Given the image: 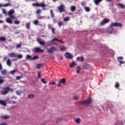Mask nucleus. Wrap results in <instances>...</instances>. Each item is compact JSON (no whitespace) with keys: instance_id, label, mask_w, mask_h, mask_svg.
<instances>
[{"instance_id":"1","label":"nucleus","mask_w":125,"mask_h":125,"mask_svg":"<svg viewBox=\"0 0 125 125\" xmlns=\"http://www.w3.org/2000/svg\"><path fill=\"white\" fill-rule=\"evenodd\" d=\"M92 103V101L91 100V98L89 97L87 100L82 102V104L85 105V106H88L89 104H91Z\"/></svg>"},{"instance_id":"2","label":"nucleus","mask_w":125,"mask_h":125,"mask_svg":"<svg viewBox=\"0 0 125 125\" xmlns=\"http://www.w3.org/2000/svg\"><path fill=\"white\" fill-rule=\"evenodd\" d=\"M55 41H57V38H55L53 39L51 41L48 42H47V45L48 46L51 45V44H55L56 45H58V44H57L56 42H55Z\"/></svg>"},{"instance_id":"3","label":"nucleus","mask_w":125,"mask_h":125,"mask_svg":"<svg viewBox=\"0 0 125 125\" xmlns=\"http://www.w3.org/2000/svg\"><path fill=\"white\" fill-rule=\"evenodd\" d=\"M56 51H57V49L54 46H52L50 48L47 49V52L49 53H52V52H56Z\"/></svg>"},{"instance_id":"4","label":"nucleus","mask_w":125,"mask_h":125,"mask_svg":"<svg viewBox=\"0 0 125 125\" xmlns=\"http://www.w3.org/2000/svg\"><path fill=\"white\" fill-rule=\"evenodd\" d=\"M58 9H59L60 12L62 13L65 11V5L61 4L60 6L58 7Z\"/></svg>"},{"instance_id":"5","label":"nucleus","mask_w":125,"mask_h":125,"mask_svg":"<svg viewBox=\"0 0 125 125\" xmlns=\"http://www.w3.org/2000/svg\"><path fill=\"white\" fill-rule=\"evenodd\" d=\"M111 27H123V24L118 22H112Z\"/></svg>"},{"instance_id":"6","label":"nucleus","mask_w":125,"mask_h":125,"mask_svg":"<svg viewBox=\"0 0 125 125\" xmlns=\"http://www.w3.org/2000/svg\"><path fill=\"white\" fill-rule=\"evenodd\" d=\"M9 90H10V88L8 87L5 88L4 90L2 91L1 93L2 94V95H5V94H7L8 92H9Z\"/></svg>"},{"instance_id":"7","label":"nucleus","mask_w":125,"mask_h":125,"mask_svg":"<svg viewBox=\"0 0 125 125\" xmlns=\"http://www.w3.org/2000/svg\"><path fill=\"white\" fill-rule=\"evenodd\" d=\"M110 22V20L108 19H105L100 23L101 26H103V25H105V24H107V23H109Z\"/></svg>"},{"instance_id":"8","label":"nucleus","mask_w":125,"mask_h":125,"mask_svg":"<svg viewBox=\"0 0 125 125\" xmlns=\"http://www.w3.org/2000/svg\"><path fill=\"white\" fill-rule=\"evenodd\" d=\"M65 58L67 59H73V55L69 52H66L65 54Z\"/></svg>"},{"instance_id":"9","label":"nucleus","mask_w":125,"mask_h":125,"mask_svg":"<svg viewBox=\"0 0 125 125\" xmlns=\"http://www.w3.org/2000/svg\"><path fill=\"white\" fill-rule=\"evenodd\" d=\"M34 50L35 52H43V51H44V50H42L41 48L39 47L35 48Z\"/></svg>"},{"instance_id":"10","label":"nucleus","mask_w":125,"mask_h":125,"mask_svg":"<svg viewBox=\"0 0 125 125\" xmlns=\"http://www.w3.org/2000/svg\"><path fill=\"white\" fill-rule=\"evenodd\" d=\"M8 56H9V57H11V58H13L14 57H16L17 56V55L15 54V53H11L10 54H8Z\"/></svg>"},{"instance_id":"11","label":"nucleus","mask_w":125,"mask_h":125,"mask_svg":"<svg viewBox=\"0 0 125 125\" xmlns=\"http://www.w3.org/2000/svg\"><path fill=\"white\" fill-rule=\"evenodd\" d=\"M6 22L9 24H12V23H13V21H11V19H10V18H7L6 19Z\"/></svg>"},{"instance_id":"12","label":"nucleus","mask_w":125,"mask_h":125,"mask_svg":"<svg viewBox=\"0 0 125 125\" xmlns=\"http://www.w3.org/2000/svg\"><path fill=\"white\" fill-rule=\"evenodd\" d=\"M15 13V11L13 9H11L8 12V14L9 16H10L11 15H13Z\"/></svg>"},{"instance_id":"13","label":"nucleus","mask_w":125,"mask_h":125,"mask_svg":"<svg viewBox=\"0 0 125 125\" xmlns=\"http://www.w3.org/2000/svg\"><path fill=\"white\" fill-rule=\"evenodd\" d=\"M59 83H63V84H65V83H66V79L62 78L60 82H59Z\"/></svg>"},{"instance_id":"14","label":"nucleus","mask_w":125,"mask_h":125,"mask_svg":"<svg viewBox=\"0 0 125 125\" xmlns=\"http://www.w3.org/2000/svg\"><path fill=\"white\" fill-rule=\"evenodd\" d=\"M74 121L78 125H80V124H81V122H82V120L80 118H76Z\"/></svg>"},{"instance_id":"15","label":"nucleus","mask_w":125,"mask_h":125,"mask_svg":"<svg viewBox=\"0 0 125 125\" xmlns=\"http://www.w3.org/2000/svg\"><path fill=\"white\" fill-rule=\"evenodd\" d=\"M77 60H78L79 61H81V62H83L84 59L83 57H78L77 58Z\"/></svg>"},{"instance_id":"16","label":"nucleus","mask_w":125,"mask_h":125,"mask_svg":"<svg viewBox=\"0 0 125 125\" xmlns=\"http://www.w3.org/2000/svg\"><path fill=\"white\" fill-rule=\"evenodd\" d=\"M0 104L3 106H6V102L3 100H0Z\"/></svg>"},{"instance_id":"17","label":"nucleus","mask_w":125,"mask_h":125,"mask_svg":"<svg viewBox=\"0 0 125 125\" xmlns=\"http://www.w3.org/2000/svg\"><path fill=\"white\" fill-rule=\"evenodd\" d=\"M6 73H7V71L6 69H3L1 71V74L4 76V75H6Z\"/></svg>"},{"instance_id":"18","label":"nucleus","mask_w":125,"mask_h":125,"mask_svg":"<svg viewBox=\"0 0 125 125\" xmlns=\"http://www.w3.org/2000/svg\"><path fill=\"white\" fill-rule=\"evenodd\" d=\"M6 64L8 66H9V67H10V66H11V60L10 59H8L7 61V62Z\"/></svg>"},{"instance_id":"19","label":"nucleus","mask_w":125,"mask_h":125,"mask_svg":"<svg viewBox=\"0 0 125 125\" xmlns=\"http://www.w3.org/2000/svg\"><path fill=\"white\" fill-rule=\"evenodd\" d=\"M103 0H94V2L96 5H98Z\"/></svg>"},{"instance_id":"20","label":"nucleus","mask_w":125,"mask_h":125,"mask_svg":"<svg viewBox=\"0 0 125 125\" xmlns=\"http://www.w3.org/2000/svg\"><path fill=\"white\" fill-rule=\"evenodd\" d=\"M107 32L109 33V34H115V30H114L113 29L108 30Z\"/></svg>"},{"instance_id":"21","label":"nucleus","mask_w":125,"mask_h":125,"mask_svg":"<svg viewBox=\"0 0 125 125\" xmlns=\"http://www.w3.org/2000/svg\"><path fill=\"white\" fill-rule=\"evenodd\" d=\"M37 42H38L40 43L41 45H44V44H45V42L40 41L39 39H37Z\"/></svg>"},{"instance_id":"22","label":"nucleus","mask_w":125,"mask_h":125,"mask_svg":"<svg viewBox=\"0 0 125 125\" xmlns=\"http://www.w3.org/2000/svg\"><path fill=\"white\" fill-rule=\"evenodd\" d=\"M9 118H10V117L8 115H4L2 116V119H3V120H8Z\"/></svg>"},{"instance_id":"23","label":"nucleus","mask_w":125,"mask_h":125,"mask_svg":"<svg viewBox=\"0 0 125 125\" xmlns=\"http://www.w3.org/2000/svg\"><path fill=\"white\" fill-rule=\"evenodd\" d=\"M43 63H40V64H38L37 65V69H41V68H43Z\"/></svg>"},{"instance_id":"24","label":"nucleus","mask_w":125,"mask_h":125,"mask_svg":"<svg viewBox=\"0 0 125 125\" xmlns=\"http://www.w3.org/2000/svg\"><path fill=\"white\" fill-rule=\"evenodd\" d=\"M22 92H23L21 90H20V91L17 90V91H16V93L17 95L20 96V95H21V94H22Z\"/></svg>"},{"instance_id":"25","label":"nucleus","mask_w":125,"mask_h":125,"mask_svg":"<svg viewBox=\"0 0 125 125\" xmlns=\"http://www.w3.org/2000/svg\"><path fill=\"white\" fill-rule=\"evenodd\" d=\"M76 66V63H75V62H72L71 63H70L69 67L70 68H73V67H75Z\"/></svg>"},{"instance_id":"26","label":"nucleus","mask_w":125,"mask_h":125,"mask_svg":"<svg viewBox=\"0 0 125 125\" xmlns=\"http://www.w3.org/2000/svg\"><path fill=\"white\" fill-rule=\"evenodd\" d=\"M34 97H35V96L34 95V94H30L28 95L29 99H34Z\"/></svg>"},{"instance_id":"27","label":"nucleus","mask_w":125,"mask_h":125,"mask_svg":"<svg viewBox=\"0 0 125 125\" xmlns=\"http://www.w3.org/2000/svg\"><path fill=\"white\" fill-rule=\"evenodd\" d=\"M10 73L11 74V75H14L15 73H17V70L16 69H14L11 71Z\"/></svg>"},{"instance_id":"28","label":"nucleus","mask_w":125,"mask_h":125,"mask_svg":"<svg viewBox=\"0 0 125 125\" xmlns=\"http://www.w3.org/2000/svg\"><path fill=\"white\" fill-rule=\"evenodd\" d=\"M71 10L72 11V12H74V11H75L76 10V6H73L71 7Z\"/></svg>"},{"instance_id":"29","label":"nucleus","mask_w":125,"mask_h":125,"mask_svg":"<svg viewBox=\"0 0 125 125\" xmlns=\"http://www.w3.org/2000/svg\"><path fill=\"white\" fill-rule=\"evenodd\" d=\"M39 6H41V7H45L46 5L44 3H42L39 4Z\"/></svg>"},{"instance_id":"30","label":"nucleus","mask_w":125,"mask_h":125,"mask_svg":"<svg viewBox=\"0 0 125 125\" xmlns=\"http://www.w3.org/2000/svg\"><path fill=\"white\" fill-rule=\"evenodd\" d=\"M65 49H66V47L64 46H61L60 47V50H61V51H63V50H65Z\"/></svg>"},{"instance_id":"31","label":"nucleus","mask_w":125,"mask_h":125,"mask_svg":"<svg viewBox=\"0 0 125 125\" xmlns=\"http://www.w3.org/2000/svg\"><path fill=\"white\" fill-rule=\"evenodd\" d=\"M55 28H54V27H52L51 28V31H52V34H53L54 35H55L56 32H55Z\"/></svg>"},{"instance_id":"32","label":"nucleus","mask_w":125,"mask_h":125,"mask_svg":"<svg viewBox=\"0 0 125 125\" xmlns=\"http://www.w3.org/2000/svg\"><path fill=\"white\" fill-rule=\"evenodd\" d=\"M0 41H2V42H4L5 41H6V39H5V37H0Z\"/></svg>"},{"instance_id":"33","label":"nucleus","mask_w":125,"mask_h":125,"mask_svg":"<svg viewBox=\"0 0 125 125\" xmlns=\"http://www.w3.org/2000/svg\"><path fill=\"white\" fill-rule=\"evenodd\" d=\"M9 17L11 18V19H17L16 17H15V16H14L13 15L9 16Z\"/></svg>"},{"instance_id":"34","label":"nucleus","mask_w":125,"mask_h":125,"mask_svg":"<svg viewBox=\"0 0 125 125\" xmlns=\"http://www.w3.org/2000/svg\"><path fill=\"white\" fill-rule=\"evenodd\" d=\"M64 21L66 22V21H70V17H66L64 19Z\"/></svg>"},{"instance_id":"35","label":"nucleus","mask_w":125,"mask_h":125,"mask_svg":"<svg viewBox=\"0 0 125 125\" xmlns=\"http://www.w3.org/2000/svg\"><path fill=\"white\" fill-rule=\"evenodd\" d=\"M14 24H15L16 25H19V24H20V21H14Z\"/></svg>"},{"instance_id":"36","label":"nucleus","mask_w":125,"mask_h":125,"mask_svg":"<svg viewBox=\"0 0 125 125\" xmlns=\"http://www.w3.org/2000/svg\"><path fill=\"white\" fill-rule=\"evenodd\" d=\"M85 10L87 12H89V11H90V8L88 7H85Z\"/></svg>"},{"instance_id":"37","label":"nucleus","mask_w":125,"mask_h":125,"mask_svg":"<svg viewBox=\"0 0 125 125\" xmlns=\"http://www.w3.org/2000/svg\"><path fill=\"white\" fill-rule=\"evenodd\" d=\"M37 59H39V56H35L31 59V60H36Z\"/></svg>"},{"instance_id":"38","label":"nucleus","mask_w":125,"mask_h":125,"mask_svg":"<svg viewBox=\"0 0 125 125\" xmlns=\"http://www.w3.org/2000/svg\"><path fill=\"white\" fill-rule=\"evenodd\" d=\"M118 5L120 6L121 8H125V4H122V3H119Z\"/></svg>"},{"instance_id":"39","label":"nucleus","mask_w":125,"mask_h":125,"mask_svg":"<svg viewBox=\"0 0 125 125\" xmlns=\"http://www.w3.org/2000/svg\"><path fill=\"white\" fill-rule=\"evenodd\" d=\"M41 82H42V83L44 84H45L46 83H47V82L45 81L44 79H41Z\"/></svg>"},{"instance_id":"40","label":"nucleus","mask_w":125,"mask_h":125,"mask_svg":"<svg viewBox=\"0 0 125 125\" xmlns=\"http://www.w3.org/2000/svg\"><path fill=\"white\" fill-rule=\"evenodd\" d=\"M17 58H18V59H22V58H23V55L21 54L18 55L17 56Z\"/></svg>"},{"instance_id":"41","label":"nucleus","mask_w":125,"mask_h":125,"mask_svg":"<svg viewBox=\"0 0 125 125\" xmlns=\"http://www.w3.org/2000/svg\"><path fill=\"white\" fill-rule=\"evenodd\" d=\"M50 13H51V17H52V18L54 17V13H53V10H50Z\"/></svg>"},{"instance_id":"42","label":"nucleus","mask_w":125,"mask_h":125,"mask_svg":"<svg viewBox=\"0 0 125 125\" xmlns=\"http://www.w3.org/2000/svg\"><path fill=\"white\" fill-rule=\"evenodd\" d=\"M7 6H11V4L9 3L4 4V7H7Z\"/></svg>"},{"instance_id":"43","label":"nucleus","mask_w":125,"mask_h":125,"mask_svg":"<svg viewBox=\"0 0 125 125\" xmlns=\"http://www.w3.org/2000/svg\"><path fill=\"white\" fill-rule=\"evenodd\" d=\"M33 6H40V3H35L32 4Z\"/></svg>"},{"instance_id":"44","label":"nucleus","mask_w":125,"mask_h":125,"mask_svg":"<svg viewBox=\"0 0 125 125\" xmlns=\"http://www.w3.org/2000/svg\"><path fill=\"white\" fill-rule=\"evenodd\" d=\"M26 27L27 29H30V22L26 23Z\"/></svg>"},{"instance_id":"45","label":"nucleus","mask_w":125,"mask_h":125,"mask_svg":"<svg viewBox=\"0 0 125 125\" xmlns=\"http://www.w3.org/2000/svg\"><path fill=\"white\" fill-rule=\"evenodd\" d=\"M2 13L3 14L6 15V13H7V12H6V11L5 9H2Z\"/></svg>"},{"instance_id":"46","label":"nucleus","mask_w":125,"mask_h":125,"mask_svg":"<svg viewBox=\"0 0 125 125\" xmlns=\"http://www.w3.org/2000/svg\"><path fill=\"white\" fill-rule=\"evenodd\" d=\"M77 68H78V70H77V74H79L80 73V70H81L82 68L80 66H77Z\"/></svg>"},{"instance_id":"47","label":"nucleus","mask_w":125,"mask_h":125,"mask_svg":"<svg viewBox=\"0 0 125 125\" xmlns=\"http://www.w3.org/2000/svg\"><path fill=\"white\" fill-rule=\"evenodd\" d=\"M26 58H28V59H30V60H32V59H33V58H32V57L29 55H27L26 56Z\"/></svg>"},{"instance_id":"48","label":"nucleus","mask_w":125,"mask_h":125,"mask_svg":"<svg viewBox=\"0 0 125 125\" xmlns=\"http://www.w3.org/2000/svg\"><path fill=\"white\" fill-rule=\"evenodd\" d=\"M59 27H61V26H62V25H63V23L62 22V21H60L58 23Z\"/></svg>"},{"instance_id":"49","label":"nucleus","mask_w":125,"mask_h":125,"mask_svg":"<svg viewBox=\"0 0 125 125\" xmlns=\"http://www.w3.org/2000/svg\"><path fill=\"white\" fill-rule=\"evenodd\" d=\"M41 12H42V10H41V9H38V10L36 11L37 14H40V13H41Z\"/></svg>"},{"instance_id":"50","label":"nucleus","mask_w":125,"mask_h":125,"mask_svg":"<svg viewBox=\"0 0 125 125\" xmlns=\"http://www.w3.org/2000/svg\"><path fill=\"white\" fill-rule=\"evenodd\" d=\"M34 24H35V25H38L39 24V21L38 20H36L34 21Z\"/></svg>"},{"instance_id":"51","label":"nucleus","mask_w":125,"mask_h":125,"mask_svg":"<svg viewBox=\"0 0 125 125\" xmlns=\"http://www.w3.org/2000/svg\"><path fill=\"white\" fill-rule=\"evenodd\" d=\"M55 42H61V43H64V42L62 41H60L57 39V40H55Z\"/></svg>"},{"instance_id":"52","label":"nucleus","mask_w":125,"mask_h":125,"mask_svg":"<svg viewBox=\"0 0 125 125\" xmlns=\"http://www.w3.org/2000/svg\"><path fill=\"white\" fill-rule=\"evenodd\" d=\"M22 45V44L20 43L17 45V48H20L21 47V46Z\"/></svg>"},{"instance_id":"53","label":"nucleus","mask_w":125,"mask_h":125,"mask_svg":"<svg viewBox=\"0 0 125 125\" xmlns=\"http://www.w3.org/2000/svg\"><path fill=\"white\" fill-rule=\"evenodd\" d=\"M45 18H46L45 16H41V17H40L38 19L41 20V19H45Z\"/></svg>"},{"instance_id":"54","label":"nucleus","mask_w":125,"mask_h":125,"mask_svg":"<svg viewBox=\"0 0 125 125\" xmlns=\"http://www.w3.org/2000/svg\"><path fill=\"white\" fill-rule=\"evenodd\" d=\"M119 86H120V84H119L118 83H116L115 84L116 88H118V87H119Z\"/></svg>"},{"instance_id":"55","label":"nucleus","mask_w":125,"mask_h":125,"mask_svg":"<svg viewBox=\"0 0 125 125\" xmlns=\"http://www.w3.org/2000/svg\"><path fill=\"white\" fill-rule=\"evenodd\" d=\"M74 100H78L79 99V97L78 96H75L73 97Z\"/></svg>"},{"instance_id":"56","label":"nucleus","mask_w":125,"mask_h":125,"mask_svg":"<svg viewBox=\"0 0 125 125\" xmlns=\"http://www.w3.org/2000/svg\"><path fill=\"white\" fill-rule=\"evenodd\" d=\"M50 84H51V85H55V84H56V83H55V82H53L52 83H50Z\"/></svg>"},{"instance_id":"57","label":"nucleus","mask_w":125,"mask_h":125,"mask_svg":"<svg viewBox=\"0 0 125 125\" xmlns=\"http://www.w3.org/2000/svg\"><path fill=\"white\" fill-rule=\"evenodd\" d=\"M119 62L120 63V64H125V61H122L121 60H119Z\"/></svg>"},{"instance_id":"58","label":"nucleus","mask_w":125,"mask_h":125,"mask_svg":"<svg viewBox=\"0 0 125 125\" xmlns=\"http://www.w3.org/2000/svg\"><path fill=\"white\" fill-rule=\"evenodd\" d=\"M3 82H4L3 81V80L2 79H0V84H1L2 83H3Z\"/></svg>"},{"instance_id":"59","label":"nucleus","mask_w":125,"mask_h":125,"mask_svg":"<svg viewBox=\"0 0 125 125\" xmlns=\"http://www.w3.org/2000/svg\"><path fill=\"white\" fill-rule=\"evenodd\" d=\"M21 79H22V77L18 76V77H17L16 80H21Z\"/></svg>"},{"instance_id":"60","label":"nucleus","mask_w":125,"mask_h":125,"mask_svg":"<svg viewBox=\"0 0 125 125\" xmlns=\"http://www.w3.org/2000/svg\"><path fill=\"white\" fill-rule=\"evenodd\" d=\"M123 59H124V58L122 57H120L118 58V61H119V60H123Z\"/></svg>"},{"instance_id":"61","label":"nucleus","mask_w":125,"mask_h":125,"mask_svg":"<svg viewBox=\"0 0 125 125\" xmlns=\"http://www.w3.org/2000/svg\"><path fill=\"white\" fill-rule=\"evenodd\" d=\"M12 99H17V97H16L15 96H13L11 97Z\"/></svg>"},{"instance_id":"62","label":"nucleus","mask_w":125,"mask_h":125,"mask_svg":"<svg viewBox=\"0 0 125 125\" xmlns=\"http://www.w3.org/2000/svg\"><path fill=\"white\" fill-rule=\"evenodd\" d=\"M41 72L38 73V79H41Z\"/></svg>"},{"instance_id":"63","label":"nucleus","mask_w":125,"mask_h":125,"mask_svg":"<svg viewBox=\"0 0 125 125\" xmlns=\"http://www.w3.org/2000/svg\"><path fill=\"white\" fill-rule=\"evenodd\" d=\"M48 27L49 28V30H50V29H51V27H52L51 24H48Z\"/></svg>"},{"instance_id":"64","label":"nucleus","mask_w":125,"mask_h":125,"mask_svg":"<svg viewBox=\"0 0 125 125\" xmlns=\"http://www.w3.org/2000/svg\"><path fill=\"white\" fill-rule=\"evenodd\" d=\"M0 125H7V124H6V123H2L1 124H0Z\"/></svg>"}]
</instances>
